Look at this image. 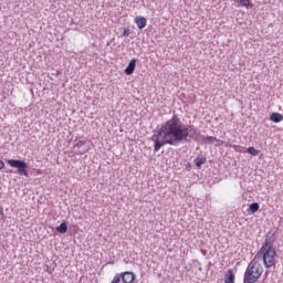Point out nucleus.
Listing matches in <instances>:
<instances>
[{
    "mask_svg": "<svg viewBox=\"0 0 283 283\" xmlns=\"http://www.w3.org/2000/svg\"><path fill=\"white\" fill-rule=\"evenodd\" d=\"M262 273H264V268L262 263L258 261H251L248 264V268L244 272L243 283H255L260 277H262Z\"/></svg>",
    "mask_w": 283,
    "mask_h": 283,
    "instance_id": "3",
    "label": "nucleus"
},
{
    "mask_svg": "<svg viewBox=\"0 0 283 283\" xmlns=\"http://www.w3.org/2000/svg\"><path fill=\"white\" fill-rule=\"evenodd\" d=\"M45 272L49 273V275H52V273H54V269H50V265H46Z\"/></svg>",
    "mask_w": 283,
    "mask_h": 283,
    "instance_id": "18",
    "label": "nucleus"
},
{
    "mask_svg": "<svg viewBox=\"0 0 283 283\" xmlns=\"http://www.w3.org/2000/svg\"><path fill=\"white\" fill-rule=\"evenodd\" d=\"M247 211L249 216H253V213H258V211H260V203L258 202L251 203Z\"/></svg>",
    "mask_w": 283,
    "mask_h": 283,
    "instance_id": "9",
    "label": "nucleus"
},
{
    "mask_svg": "<svg viewBox=\"0 0 283 283\" xmlns=\"http://www.w3.org/2000/svg\"><path fill=\"white\" fill-rule=\"evenodd\" d=\"M188 138L198 140L200 133L196 127L185 125L180 117L174 114L170 119L157 127L150 140L154 142V153L157 154L165 145L176 147V145H180Z\"/></svg>",
    "mask_w": 283,
    "mask_h": 283,
    "instance_id": "1",
    "label": "nucleus"
},
{
    "mask_svg": "<svg viewBox=\"0 0 283 283\" xmlns=\"http://www.w3.org/2000/svg\"><path fill=\"white\" fill-rule=\"evenodd\" d=\"M201 140H202V143H206L208 145H213L214 143H220V140L213 136H202Z\"/></svg>",
    "mask_w": 283,
    "mask_h": 283,
    "instance_id": "10",
    "label": "nucleus"
},
{
    "mask_svg": "<svg viewBox=\"0 0 283 283\" xmlns=\"http://www.w3.org/2000/svg\"><path fill=\"white\" fill-rule=\"evenodd\" d=\"M57 233H67V223L62 222L57 228H56Z\"/></svg>",
    "mask_w": 283,
    "mask_h": 283,
    "instance_id": "12",
    "label": "nucleus"
},
{
    "mask_svg": "<svg viewBox=\"0 0 283 283\" xmlns=\"http://www.w3.org/2000/svg\"><path fill=\"white\" fill-rule=\"evenodd\" d=\"M86 144H87V142H85V140H78V142L76 143L75 147H77L78 149H81V147H84V145H86Z\"/></svg>",
    "mask_w": 283,
    "mask_h": 283,
    "instance_id": "16",
    "label": "nucleus"
},
{
    "mask_svg": "<svg viewBox=\"0 0 283 283\" xmlns=\"http://www.w3.org/2000/svg\"><path fill=\"white\" fill-rule=\"evenodd\" d=\"M129 29H124L123 36H129Z\"/></svg>",
    "mask_w": 283,
    "mask_h": 283,
    "instance_id": "19",
    "label": "nucleus"
},
{
    "mask_svg": "<svg viewBox=\"0 0 283 283\" xmlns=\"http://www.w3.org/2000/svg\"><path fill=\"white\" fill-rule=\"evenodd\" d=\"M270 120H272V123H282L283 115L280 113H272L270 116Z\"/></svg>",
    "mask_w": 283,
    "mask_h": 283,
    "instance_id": "11",
    "label": "nucleus"
},
{
    "mask_svg": "<svg viewBox=\"0 0 283 283\" xmlns=\"http://www.w3.org/2000/svg\"><path fill=\"white\" fill-rule=\"evenodd\" d=\"M135 23L139 30H143L147 28V18L138 15L135 18Z\"/></svg>",
    "mask_w": 283,
    "mask_h": 283,
    "instance_id": "7",
    "label": "nucleus"
},
{
    "mask_svg": "<svg viewBox=\"0 0 283 283\" xmlns=\"http://www.w3.org/2000/svg\"><path fill=\"white\" fill-rule=\"evenodd\" d=\"M207 163V158H203V157H197L195 159V165L196 167H202V165H205Z\"/></svg>",
    "mask_w": 283,
    "mask_h": 283,
    "instance_id": "13",
    "label": "nucleus"
},
{
    "mask_svg": "<svg viewBox=\"0 0 283 283\" xmlns=\"http://www.w3.org/2000/svg\"><path fill=\"white\" fill-rule=\"evenodd\" d=\"M240 1V3H241V6H243L244 8H248V6H249V0H239Z\"/></svg>",
    "mask_w": 283,
    "mask_h": 283,
    "instance_id": "17",
    "label": "nucleus"
},
{
    "mask_svg": "<svg viewBox=\"0 0 283 283\" xmlns=\"http://www.w3.org/2000/svg\"><path fill=\"white\" fill-rule=\"evenodd\" d=\"M230 147H231L232 149H234V151L242 153V146H240V145H230Z\"/></svg>",
    "mask_w": 283,
    "mask_h": 283,
    "instance_id": "15",
    "label": "nucleus"
},
{
    "mask_svg": "<svg viewBox=\"0 0 283 283\" xmlns=\"http://www.w3.org/2000/svg\"><path fill=\"white\" fill-rule=\"evenodd\" d=\"M136 274L134 272H122L115 274L111 283H135Z\"/></svg>",
    "mask_w": 283,
    "mask_h": 283,
    "instance_id": "5",
    "label": "nucleus"
},
{
    "mask_svg": "<svg viewBox=\"0 0 283 283\" xmlns=\"http://www.w3.org/2000/svg\"><path fill=\"white\" fill-rule=\"evenodd\" d=\"M8 165L18 169L17 174H19V176H25L27 178L30 176V174L28 172V164L24 160L9 159Z\"/></svg>",
    "mask_w": 283,
    "mask_h": 283,
    "instance_id": "4",
    "label": "nucleus"
},
{
    "mask_svg": "<svg viewBox=\"0 0 283 283\" xmlns=\"http://www.w3.org/2000/svg\"><path fill=\"white\" fill-rule=\"evenodd\" d=\"M224 283H235V274H233V270L226 271Z\"/></svg>",
    "mask_w": 283,
    "mask_h": 283,
    "instance_id": "8",
    "label": "nucleus"
},
{
    "mask_svg": "<svg viewBox=\"0 0 283 283\" xmlns=\"http://www.w3.org/2000/svg\"><path fill=\"white\" fill-rule=\"evenodd\" d=\"M201 252L203 253V255H205V250H201Z\"/></svg>",
    "mask_w": 283,
    "mask_h": 283,
    "instance_id": "21",
    "label": "nucleus"
},
{
    "mask_svg": "<svg viewBox=\"0 0 283 283\" xmlns=\"http://www.w3.org/2000/svg\"><path fill=\"white\" fill-rule=\"evenodd\" d=\"M247 151L251 156H259L260 155V150L255 149V147H253V146L248 147Z\"/></svg>",
    "mask_w": 283,
    "mask_h": 283,
    "instance_id": "14",
    "label": "nucleus"
},
{
    "mask_svg": "<svg viewBox=\"0 0 283 283\" xmlns=\"http://www.w3.org/2000/svg\"><path fill=\"white\" fill-rule=\"evenodd\" d=\"M136 63H138V60L132 59L130 62L128 63L127 67L125 69V75L126 76H132L136 70Z\"/></svg>",
    "mask_w": 283,
    "mask_h": 283,
    "instance_id": "6",
    "label": "nucleus"
},
{
    "mask_svg": "<svg viewBox=\"0 0 283 283\" xmlns=\"http://www.w3.org/2000/svg\"><path fill=\"white\" fill-rule=\"evenodd\" d=\"M274 243L275 232L269 231L258 253V255H261L265 269L275 266V258H277V251H275V248H273Z\"/></svg>",
    "mask_w": 283,
    "mask_h": 283,
    "instance_id": "2",
    "label": "nucleus"
},
{
    "mask_svg": "<svg viewBox=\"0 0 283 283\" xmlns=\"http://www.w3.org/2000/svg\"><path fill=\"white\" fill-rule=\"evenodd\" d=\"M3 167H6V163H3V160L0 159V169H3Z\"/></svg>",
    "mask_w": 283,
    "mask_h": 283,
    "instance_id": "20",
    "label": "nucleus"
}]
</instances>
